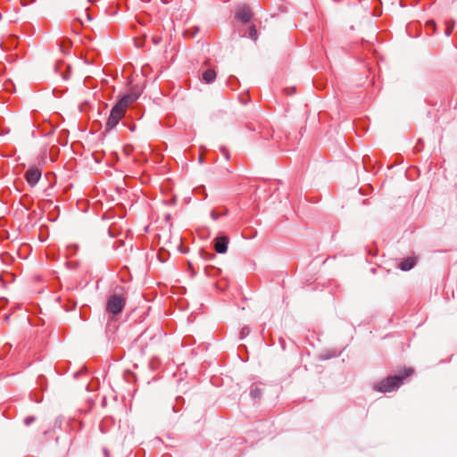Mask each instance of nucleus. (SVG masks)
Wrapping results in <instances>:
<instances>
[{
	"label": "nucleus",
	"instance_id": "4",
	"mask_svg": "<svg viewBox=\"0 0 457 457\" xmlns=\"http://www.w3.org/2000/svg\"><path fill=\"white\" fill-rule=\"evenodd\" d=\"M42 176V170L36 167H29L25 172V179L30 187H35Z\"/></svg>",
	"mask_w": 457,
	"mask_h": 457
},
{
	"label": "nucleus",
	"instance_id": "5",
	"mask_svg": "<svg viewBox=\"0 0 457 457\" xmlns=\"http://www.w3.org/2000/svg\"><path fill=\"white\" fill-rule=\"evenodd\" d=\"M229 239L227 236H220L214 239V249L219 253H225L228 250Z\"/></svg>",
	"mask_w": 457,
	"mask_h": 457
},
{
	"label": "nucleus",
	"instance_id": "11",
	"mask_svg": "<svg viewBox=\"0 0 457 457\" xmlns=\"http://www.w3.org/2000/svg\"><path fill=\"white\" fill-rule=\"evenodd\" d=\"M249 37L254 41L257 39V31L253 26L249 29Z\"/></svg>",
	"mask_w": 457,
	"mask_h": 457
},
{
	"label": "nucleus",
	"instance_id": "13",
	"mask_svg": "<svg viewBox=\"0 0 457 457\" xmlns=\"http://www.w3.org/2000/svg\"><path fill=\"white\" fill-rule=\"evenodd\" d=\"M36 420V418L34 416H29L24 420V424L26 426H29Z\"/></svg>",
	"mask_w": 457,
	"mask_h": 457
},
{
	"label": "nucleus",
	"instance_id": "12",
	"mask_svg": "<svg viewBox=\"0 0 457 457\" xmlns=\"http://www.w3.org/2000/svg\"><path fill=\"white\" fill-rule=\"evenodd\" d=\"M250 333V328L248 327H244L240 331V337L244 338Z\"/></svg>",
	"mask_w": 457,
	"mask_h": 457
},
{
	"label": "nucleus",
	"instance_id": "18",
	"mask_svg": "<svg viewBox=\"0 0 457 457\" xmlns=\"http://www.w3.org/2000/svg\"><path fill=\"white\" fill-rule=\"evenodd\" d=\"M199 160H200V162H203V157L202 156H200Z\"/></svg>",
	"mask_w": 457,
	"mask_h": 457
},
{
	"label": "nucleus",
	"instance_id": "10",
	"mask_svg": "<svg viewBox=\"0 0 457 457\" xmlns=\"http://www.w3.org/2000/svg\"><path fill=\"white\" fill-rule=\"evenodd\" d=\"M216 79V72L213 71V70H206L204 74H203V79L206 82V83H212Z\"/></svg>",
	"mask_w": 457,
	"mask_h": 457
},
{
	"label": "nucleus",
	"instance_id": "7",
	"mask_svg": "<svg viewBox=\"0 0 457 457\" xmlns=\"http://www.w3.org/2000/svg\"><path fill=\"white\" fill-rule=\"evenodd\" d=\"M138 98V94L131 92L123 96L118 102L120 105L127 110V108Z\"/></svg>",
	"mask_w": 457,
	"mask_h": 457
},
{
	"label": "nucleus",
	"instance_id": "6",
	"mask_svg": "<svg viewBox=\"0 0 457 457\" xmlns=\"http://www.w3.org/2000/svg\"><path fill=\"white\" fill-rule=\"evenodd\" d=\"M237 18L244 23L250 21L252 18V12L246 5L239 6L237 10Z\"/></svg>",
	"mask_w": 457,
	"mask_h": 457
},
{
	"label": "nucleus",
	"instance_id": "9",
	"mask_svg": "<svg viewBox=\"0 0 457 457\" xmlns=\"http://www.w3.org/2000/svg\"><path fill=\"white\" fill-rule=\"evenodd\" d=\"M262 390L257 385H253L250 388V396L253 400H260L262 398Z\"/></svg>",
	"mask_w": 457,
	"mask_h": 457
},
{
	"label": "nucleus",
	"instance_id": "14",
	"mask_svg": "<svg viewBox=\"0 0 457 457\" xmlns=\"http://www.w3.org/2000/svg\"><path fill=\"white\" fill-rule=\"evenodd\" d=\"M211 216H212V218L214 220H218V219L221 216V214H220V213H218V212H214V211H212V212H211Z\"/></svg>",
	"mask_w": 457,
	"mask_h": 457
},
{
	"label": "nucleus",
	"instance_id": "17",
	"mask_svg": "<svg viewBox=\"0 0 457 457\" xmlns=\"http://www.w3.org/2000/svg\"><path fill=\"white\" fill-rule=\"evenodd\" d=\"M452 30H453V28H447V29L445 30V35L450 36L452 33Z\"/></svg>",
	"mask_w": 457,
	"mask_h": 457
},
{
	"label": "nucleus",
	"instance_id": "1",
	"mask_svg": "<svg viewBox=\"0 0 457 457\" xmlns=\"http://www.w3.org/2000/svg\"><path fill=\"white\" fill-rule=\"evenodd\" d=\"M413 370L411 368H404L395 376H389L381 381L376 383L373 386L374 390L387 393L397 389L403 382V380L412 375Z\"/></svg>",
	"mask_w": 457,
	"mask_h": 457
},
{
	"label": "nucleus",
	"instance_id": "15",
	"mask_svg": "<svg viewBox=\"0 0 457 457\" xmlns=\"http://www.w3.org/2000/svg\"><path fill=\"white\" fill-rule=\"evenodd\" d=\"M221 152L225 158L228 160L229 158L228 152L225 148H221Z\"/></svg>",
	"mask_w": 457,
	"mask_h": 457
},
{
	"label": "nucleus",
	"instance_id": "16",
	"mask_svg": "<svg viewBox=\"0 0 457 457\" xmlns=\"http://www.w3.org/2000/svg\"><path fill=\"white\" fill-rule=\"evenodd\" d=\"M427 26H431L433 29H435L436 24L433 21H428L427 22Z\"/></svg>",
	"mask_w": 457,
	"mask_h": 457
},
{
	"label": "nucleus",
	"instance_id": "2",
	"mask_svg": "<svg viewBox=\"0 0 457 457\" xmlns=\"http://www.w3.org/2000/svg\"><path fill=\"white\" fill-rule=\"evenodd\" d=\"M126 111L127 110L125 108L116 103L111 110L110 115L105 124V129L111 130L114 129L119 121L124 117Z\"/></svg>",
	"mask_w": 457,
	"mask_h": 457
},
{
	"label": "nucleus",
	"instance_id": "8",
	"mask_svg": "<svg viewBox=\"0 0 457 457\" xmlns=\"http://www.w3.org/2000/svg\"><path fill=\"white\" fill-rule=\"evenodd\" d=\"M416 261L414 258L409 257L399 263V268L402 270L407 271L414 267Z\"/></svg>",
	"mask_w": 457,
	"mask_h": 457
},
{
	"label": "nucleus",
	"instance_id": "3",
	"mask_svg": "<svg viewBox=\"0 0 457 457\" xmlns=\"http://www.w3.org/2000/svg\"><path fill=\"white\" fill-rule=\"evenodd\" d=\"M125 305V299L118 295H112L109 297L106 304V310L110 313L116 315L122 312Z\"/></svg>",
	"mask_w": 457,
	"mask_h": 457
}]
</instances>
